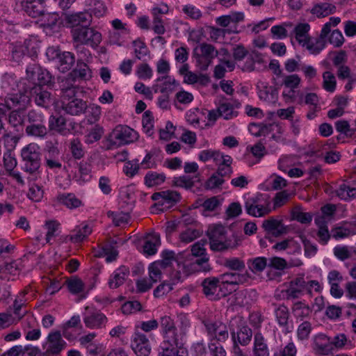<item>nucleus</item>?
<instances>
[{
    "label": "nucleus",
    "mask_w": 356,
    "mask_h": 356,
    "mask_svg": "<svg viewBox=\"0 0 356 356\" xmlns=\"http://www.w3.org/2000/svg\"><path fill=\"white\" fill-rule=\"evenodd\" d=\"M340 22V17H331L323 24L317 37L310 35L311 27L308 23H300L293 29L294 39L303 50L311 55L317 56L326 47V38L331 32V28L336 27Z\"/></svg>",
    "instance_id": "nucleus-1"
},
{
    "label": "nucleus",
    "mask_w": 356,
    "mask_h": 356,
    "mask_svg": "<svg viewBox=\"0 0 356 356\" xmlns=\"http://www.w3.org/2000/svg\"><path fill=\"white\" fill-rule=\"evenodd\" d=\"M63 93L62 108L72 115H79L83 113L86 108V102L81 99L75 98L76 88L72 83L65 86V82L60 84Z\"/></svg>",
    "instance_id": "nucleus-2"
},
{
    "label": "nucleus",
    "mask_w": 356,
    "mask_h": 356,
    "mask_svg": "<svg viewBox=\"0 0 356 356\" xmlns=\"http://www.w3.org/2000/svg\"><path fill=\"white\" fill-rule=\"evenodd\" d=\"M271 201L266 193H257L245 197L244 208L245 212L254 218L263 217L272 211Z\"/></svg>",
    "instance_id": "nucleus-3"
},
{
    "label": "nucleus",
    "mask_w": 356,
    "mask_h": 356,
    "mask_svg": "<svg viewBox=\"0 0 356 356\" xmlns=\"http://www.w3.org/2000/svg\"><path fill=\"white\" fill-rule=\"evenodd\" d=\"M24 162L23 170L29 174L38 172L40 167V147L37 143H31L24 147L21 151Z\"/></svg>",
    "instance_id": "nucleus-4"
},
{
    "label": "nucleus",
    "mask_w": 356,
    "mask_h": 356,
    "mask_svg": "<svg viewBox=\"0 0 356 356\" xmlns=\"http://www.w3.org/2000/svg\"><path fill=\"white\" fill-rule=\"evenodd\" d=\"M72 35L74 42L80 44L88 45L92 48H96L102 41V34L89 27V25L72 29Z\"/></svg>",
    "instance_id": "nucleus-5"
},
{
    "label": "nucleus",
    "mask_w": 356,
    "mask_h": 356,
    "mask_svg": "<svg viewBox=\"0 0 356 356\" xmlns=\"http://www.w3.org/2000/svg\"><path fill=\"white\" fill-rule=\"evenodd\" d=\"M139 135L137 131L127 125H118L110 134L108 140L111 146H121L136 141Z\"/></svg>",
    "instance_id": "nucleus-6"
},
{
    "label": "nucleus",
    "mask_w": 356,
    "mask_h": 356,
    "mask_svg": "<svg viewBox=\"0 0 356 356\" xmlns=\"http://www.w3.org/2000/svg\"><path fill=\"white\" fill-rule=\"evenodd\" d=\"M208 236L210 248L213 251H224L232 248V241L226 235L225 228L220 225H213L209 228Z\"/></svg>",
    "instance_id": "nucleus-7"
},
{
    "label": "nucleus",
    "mask_w": 356,
    "mask_h": 356,
    "mask_svg": "<svg viewBox=\"0 0 356 356\" xmlns=\"http://www.w3.org/2000/svg\"><path fill=\"white\" fill-rule=\"evenodd\" d=\"M67 343L62 338L60 331H52L49 333L46 342L42 347L46 356H58L65 349Z\"/></svg>",
    "instance_id": "nucleus-8"
},
{
    "label": "nucleus",
    "mask_w": 356,
    "mask_h": 356,
    "mask_svg": "<svg viewBox=\"0 0 356 356\" xmlns=\"http://www.w3.org/2000/svg\"><path fill=\"white\" fill-rule=\"evenodd\" d=\"M159 324H160L161 334L163 338L162 344L170 346H177V327L173 319L170 316L165 315L160 318Z\"/></svg>",
    "instance_id": "nucleus-9"
},
{
    "label": "nucleus",
    "mask_w": 356,
    "mask_h": 356,
    "mask_svg": "<svg viewBox=\"0 0 356 356\" xmlns=\"http://www.w3.org/2000/svg\"><path fill=\"white\" fill-rule=\"evenodd\" d=\"M83 321L86 327L89 329H102L108 322V318L101 311L86 307L83 313Z\"/></svg>",
    "instance_id": "nucleus-10"
},
{
    "label": "nucleus",
    "mask_w": 356,
    "mask_h": 356,
    "mask_svg": "<svg viewBox=\"0 0 356 356\" xmlns=\"http://www.w3.org/2000/svg\"><path fill=\"white\" fill-rule=\"evenodd\" d=\"M202 286L204 294L210 300H218L230 293L227 290L223 291L220 279L215 277L204 279L202 282Z\"/></svg>",
    "instance_id": "nucleus-11"
},
{
    "label": "nucleus",
    "mask_w": 356,
    "mask_h": 356,
    "mask_svg": "<svg viewBox=\"0 0 356 356\" xmlns=\"http://www.w3.org/2000/svg\"><path fill=\"white\" fill-rule=\"evenodd\" d=\"M330 148L328 144H323L322 143H314L309 146V149L307 152V154L310 156L320 157L325 154V161L327 163H334L339 161L341 155L339 152L327 151Z\"/></svg>",
    "instance_id": "nucleus-12"
},
{
    "label": "nucleus",
    "mask_w": 356,
    "mask_h": 356,
    "mask_svg": "<svg viewBox=\"0 0 356 356\" xmlns=\"http://www.w3.org/2000/svg\"><path fill=\"white\" fill-rule=\"evenodd\" d=\"M131 348L137 356H148L151 346L147 336L136 330L131 337Z\"/></svg>",
    "instance_id": "nucleus-13"
},
{
    "label": "nucleus",
    "mask_w": 356,
    "mask_h": 356,
    "mask_svg": "<svg viewBox=\"0 0 356 356\" xmlns=\"http://www.w3.org/2000/svg\"><path fill=\"white\" fill-rule=\"evenodd\" d=\"M204 326L211 341L216 340L218 342H224L229 337L227 325L220 321H207L204 323Z\"/></svg>",
    "instance_id": "nucleus-14"
},
{
    "label": "nucleus",
    "mask_w": 356,
    "mask_h": 356,
    "mask_svg": "<svg viewBox=\"0 0 356 356\" xmlns=\"http://www.w3.org/2000/svg\"><path fill=\"white\" fill-rule=\"evenodd\" d=\"M152 199L156 202V205L164 208H170L180 201V194L171 190L163 191L154 193L152 195Z\"/></svg>",
    "instance_id": "nucleus-15"
},
{
    "label": "nucleus",
    "mask_w": 356,
    "mask_h": 356,
    "mask_svg": "<svg viewBox=\"0 0 356 356\" xmlns=\"http://www.w3.org/2000/svg\"><path fill=\"white\" fill-rule=\"evenodd\" d=\"M301 79L296 74L286 75L283 78L282 84L286 88L283 90L282 96L286 102H294L296 98V89L300 84Z\"/></svg>",
    "instance_id": "nucleus-16"
},
{
    "label": "nucleus",
    "mask_w": 356,
    "mask_h": 356,
    "mask_svg": "<svg viewBox=\"0 0 356 356\" xmlns=\"http://www.w3.org/2000/svg\"><path fill=\"white\" fill-rule=\"evenodd\" d=\"M15 9L24 10L32 17H38L42 13V6L40 0H15Z\"/></svg>",
    "instance_id": "nucleus-17"
},
{
    "label": "nucleus",
    "mask_w": 356,
    "mask_h": 356,
    "mask_svg": "<svg viewBox=\"0 0 356 356\" xmlns=\"http://www.w3.org/2000/svg\"><path fill=\"white\" fill-rule=\"evenodd\" d=\"M49 129L50 131L66 136L74 129V124L72 122H68L65 118L62 115H51L49 118Z\"/></svg>",
    "instance_id": "nucleus-18"
},
{
    "label": "nucleus",
    "mask_w": 356,
    "mask_h": 356,
    "mask_svg": "<svg viewBox=\"0 0 356 356\" xmlns=\"http://www.w3.org/2000/svg\"><path fill=\"white\" fill-rule=\"evenodd\" d=\"M261 227L268 234L279 237L287 232L286 227L279 218L270 217L263 221Z\"/></svg>",
    "instance_id": "nucleus-19"
},
{
    "label": "nucleus",
    "mask_w": 356,
    "mask_h": 356,
    "mask_svg": "<svg viewBox=\"0 0 356 356\" xmlns=\"http://www.w3.org/2000/svg\"><path fill=\"white\" fill-rule=\"evenodd\" d=\"M29 102V95L26 94L12 95L10 97H6V104L0 103V116L3 115L8 109H12L17 106L21 108H26Z\"/></svg>",
    "instance_id": "nucleus-20"
},
{
    "label": "nucleus",
    "mask_w": 356,
    "mask_h": 356,
    "mask_svg": "<svg viewBox=\"0 0 356 356\" xmlns=\"http://www.w3.org/2000/svg\"><path fill=\"white\" fill-rule=\"evenodd\" d=\"M119 199L122 208L127 211L131 210L136 202L134 186L129 185L121 187L119 192Z\"/></svg>",
    "instance_id": "nucleus-21"
},
{
    "label": "nucleus",
    "mask_w": 356,
    "mask_h": 356,
    "mask_svg": "<svg viewBox=\"0 0 356 356\" xmlns=\"http://www.w3.org/2000/svg\"><path fill=\"white\" fill-rule=\"evenodd\" d=\"M252 351V356H270L267 339L260 331L255 332L253 336Z\"/></svg>",
    "instance_id": "nucleus-22"
},
{
    "label": "nucleus",
    "mask_w": 356,
    "mask_h": 356,
    "mask_svg": "<svg viewBox=\"0 0 356 356\" xmlns=\"http://www.w3.org/2000/svg\"><path fill=\"white\" fill-rule=\"evenodd\" d=\"M27 95L30 98L31 96L34 97L35 104L41 107L48 108L51 103V95L47 91L42 90L41 86H33L27 90Z\"/></svg>",
    "instance_id": "nucleus-23"
},
{
    "label": "nucleus",
    "mask_w": 356,
    "mask_h": 356,
    "mask_svg": "<svg viewBox=\"0 0 356 356\" xmlns=\"http://www.w3.org/2000/svg\"><path fill=\"white\" fill-rule=\"evenodd\" d=\"M232 339L233 341V346L241 345L243 346H248L253 337L252 329L248 325H243L234 332L231 331Z\"/></svg>",
    "instance_id": "nucleus-24"
},
{
    "label": "nucleus",
    "mask_w": 356,
    "mask_h": 356,
    "mask_svg": "<svg viewBox=\"0 0 356 356\" xmlns=\"http://www.w3.org/2000/svg\"><path fill=\"white\" fill-rule=\"evenodd\" d=\"M89 69L88 65L85 63H77L76 68L70 72L67 76L62 79L60 84L65 82V86L73 84L74 86V82L76 79H86L88 76Z\"/></svg>",
    "instance_id": "nucleus-25"
},
{
    "label": "nucleus",
    "mask_w": 356,
    "mask_h": 356,
    "mask_svg": "<svg viewBox=\"0 0 356 356\" xmlns=\"http://www.w3.org/2000/svg\"><path fill=\"white\" fill-rule=\"evenodd\" d=\"M241 106V103L237 99H232L231 102H223L218 106V111L220 117L225 120H231L238 115L236 109Z\"/></svg>",
    "instance_id": "nucleus-26"
},
{
    "label": "nucleus",
    "mask_w": 356,
    "mask_h": 356,
    "mask_svg": "<svg viewBox=\"0 0 356 356\" xmlns=\"http://www.w3.org/2000/svg\"><path fill=\"white\" fill-rule=\"evenodd\" d=\"M27 71L31 76H33L35 72L38 73L36 83H34V86L47 85L51 81V75L50 73L46 69L42 68L35 63L29 64L27 66Z\"/></svg>",
    "instance_id": "nucleus-27"
},
{
    "label": "nucleus",
    "mask_w": 356,
    "mask_h": 356,
    "mask_svg": "<svg viewBox=\"0 0 356 356\" xmlns=\"http://www.w3.org/2000/svg\"><path fill=\"white\" fill-rule=\"evenodd\" d=\"M65 21L67 24L74 29L83 25H90L91 15L83 12L66 14Z\"/></svg>",
    "instance_id": "nucleus-28"
},
{
    "label": "nucleus",
    "mask_w": 356,
    "mask_h": 356,
    "mask_svg": "<svg viewBox=\"0 0 356 356\" xmlns=\"http://www.w3.org/2000/svg\"><path fill=\"white\" fill-rule=\"evenodd\" d=\"M92 165L86 161H81L74 180L79 185H83L92 179Z\"/></svg>",
    "instance_id": "nucleus-29"
},
{
    "label": "nucleus",
    "mask_w": 356,
    "mask_h": 356,
    "mask_svg": "<svg viewBox=\"0 0 356 356\" xmlns=\"http://www.w3.org/2000/svg\"><path fill=\"white\" fill-rule=\"evenodd\" d=\"M250 277L247 273H225L219 277L220 283L224 288L225 284L238 285L248 281Z\"/></svg>",
    "instance_id": "nucleus-30"
},
{
    "label": "nucleus",
    "mask_w": 356,
    "mask_h": 356,
    "mask_svg": "<svg viewBox=\"0 0 356 356\" xmlns=\"http://www.w3.org/2000/svg\"><path fill=\"white\" fill-rule=\"evenodd\" d=\"M19 87L17 77L14 74H5L1 80V88L7 94L6 97H10L12 95L26 94L27 95V89L24 92H15Z\"/></svg>",
    "instance_id": "nucleus-31"
},
{
    "label": "nucleus",
    "mask_w": 356,
    "mask_h": 356,
    "mask_svg": "<svg viewBox=\"0 0 356 356\" xmlns=\"http://www.w3.org/2000/svg\"><path fill=\"white\" fill-rule=\"evenodd\" d=\"M304 278L297 277L290 282L288 288L285 290L287 299L298 298L305 294Z\"/></svg>",
    "instance_id": "nucleus-32"
},
{
    "label": "nucleus",
    "mask_w": 356,
    "mask_h": 356,
    "mask_svg": "<svg viewBox=\"0 0 356 356\" xmlns=\"http://www.w3.org/2000/svg\"><path fill=\"white\" fill-rule=\"evenodd\" d=\"M337 7L329 2H320L315 3L310 9V13L318 18L325 17L335 13Z\"/></svg>",
    "instance_id": "nucleus-33"
},
{
    "label": "nucleus",
    "mask_w": 356,
    "mask_h": 356,
    "mask_svg": "<svg viewBox=\"0 0 356 356\" xmlns=\"http://www.w3.org/2000/svg\"><path fill=\"white\" fill-rule=\"evenodd\" d=\"M314 349L320 354L328 355L332 352L331 338L320 333L314 338Z\"/></svg>",
    "instance_id": "nucleus-34"
},
{
    "label": "nucleus",
    "mask_w": 356,
    "mask_h": 356,
    "mask_svg": "<svg viewBox=\"0 0 356 356\" xmlns=\"http://www.w3.org/2000/svg\"><path fill=\"white\" fill-rule=\"evenodd\" d=\"M161 245L160 236L158 234L147 235L143 245V253L147 256L155 254Z\"/></svg>",
    "instance_id": "nucleus-35"
},
{
    "label": "nucleus",
    "mask_w": 356,
    "mask_h": 356,
    "mask_svg": "<svg viewBox=\"0 0 356 356\" xmlns=\"http://www.w3.org/2000/svg\"><path fill=\"white\" fill-rule=\"evenodd\" d=\"M245 19L243 12H230L228 15L220 16L216 19L218 25L222 27H228L232 24H236Z\"/></svg>",
    "instance_id": "nucleus-36"
},
{
    "label": "nucleus",
    "mask_w": 356,
    "mask_h": 356,
    "mask_svg": "<svg viewBox=\"0 0 356 356\" xmlns=\"http://www.w3.org/2000/svg\"><path fill=\"white\" fill-rule=\"evenodd\" d=\"M129 275V269L125 266H122L116 269L111 275L108 284L110 288L116 289L121 286Z\"/></svg>",
    "instance_id": "nucleus-37"
},
{
    "label": "nucleus",
    "mask_w": 356,
    "mask_h": 356,
    "mask_svg": "<svg viewBox=\"0 0 356 356\" xmlns=\"http://www.w3.org/2000/svg\"><path fill=\"white\" fill-rule=\"evenodd\" d=\"M92 232V228L86 222L76 225L69 236L73 243H80L86 238Z\"/></svg>",
    "instance_id": "nucleus-38"
},
{
    "label": "nucleus",
    "mask_w": 356,
    "mask_h": 356,
    "mask_svg": "<svg viewBox=\"0 0 356 356\" xmlns=\"http://www.w3.org/2000/svg\"><path fill=\"white\" fill-rule=\"evenodd\" d=\"M179 332L177 330V338L178 339L177 346L184 343V340L191 327V320L188 314H180L177 316Z\"/></svg>",
    "instance_id": "nucleus-39"
},
{
    "label": "nucleus",
    "mask_w": 356,
    "mask_h": 356,
    "mask_svg": "<svg viewBox=\"0 0 356 356\" xmlns=\"http://www.w3.org/2000/svg\"><path fill=\"white\" fill-rule=\"evenodd\" d=\"M57 201L70 209H76L82 205V202L74 193H60L56 197Z\"/></svg>",
    "instance_id": "nucleus-40"
},
{
    "label": "nucleus",
    "mask_w": 356,
    "mask_h": 356,
    "mask_svg": "<svg viewBox=\"0 0 356 356\" xmlns=\"http://www.w3.org/2000/svg\"><path fill=\"white\" fill-rule=\"evenodd\" d=\"M261 101L268 104H275L278 100V90L273 86H264L258 92Z\"/></svg>",
    "instance_id": "nucleus-41"
},
{
    "label": "nucleus",
    "mask_w": 356,
    "mask_h": 356,
    "mask_svg": "<svg viewBox=\"0 0 356 356\" xmlns=\"http://www.w3.org/2000/svg\"><path fill=\"white\" fill-rule=\"evenodd\" d=\"M162 351L159 352V356H188V350L182 344L170 346L162 344Z\"/></svg>",
    "instance_id": "nucleus-42"
},
{
    "label": "nucleus",
    "mask_w": 356,
    "mask_h": 356,
    "mask_svg": "<svg viewBox=\"0 0 356 356\" xmlns=\"http://www.w3.org/2000/svg\"><path fill=\"white\" fill-rule=\"evenodd\" d=\"M26 134L29 136L43 140L48 134V129L44 124H29L26 127Z\"/></svg>",
    "instance_id": "nucleus-43"
},
{
    "label": "nucleus",
    "mask_w": 356,
    "mask_h": 356,
    "mask_svg": "<svg viewBox=\"0 0 356 356\" xmlns=\"http://www.w3.org/2000/svg\"><path fill=\"white\" fill-rule=\"evenodd\" d=\"M57 61L58 70L65 72L71 69L75 62V58L71 52L64 51L61 54Z\"/></svg>",
    "instance_id": "nucleus-44"
},
{
    "label": "nucleus",
    "mask_w": 356,
    "mask_h": 356,
    "mask_svg": "<svg viewBox=\"0 0 356 356\" xmlns=\"http://www.w3.org/2000/svg\"><path fill=\"white\" fill-rule=\"evenodd\" d=\"M17 109L11 111L8 116V122L9 124L17 129V131H19V128L22 129V126L24 122V114L23 110L25 108H19V106H17Z\"/></svg>",
    "instance_id": "nucleus-45"
},
{
    "label": "nucleus",
    "mask_w": 356,
    "mask_h": 356,
    "mask_svg": "<svg viewBox=\"0 0 356 356\" xmlns=\"http://www.w3.org/2000/svg\"><path fill=\"white\" fill-rule=\"evenodd\" d=\"M184 82L187 84L198 83L202 86H206L209 83L210 78L207 74H197L191 71L184 77Z\"/></svg>",
    "instance_id": "nucleus-46"
},
{
    "label": "nucleus",
    "mask_w": 356,
    "mask_h": 356,
    "mask_svg": "<svg viewBox=\"0 0 356 356\" xmlns=\"http://www.w3.org/2000/svg\"><path fill=\"white\" fill-rule=\"evenodd\" d=\"M315 222L318 227L317 236L319 238V242L323 245L327 244L332 236V234L329 232L327 222L323 218L315 219Z\"/></svg>",
    "instance_id": "nucleus-47"
},
{
    "label": "nucleus",
    "mask_w": 356,
    "mask_h": 356,
    "mask_svg": "<svg viewBox=\"0 0 356 356\" xmlns=\"http://www.w3.org/2000/svg\"><path fill=\"white\" fill-rule=\"evenodd\" d=\"M249 269L254 274L262 272L268 265V259L264 257H258L248 261Z\"/></svg>",
    "instance_id": "nucleus-48"
},
{
    "label": "nucleus",
    "mask_w": 356,
    "mask_h": 356,
    "mask_svg": "<svg viewBox=\"0 0 356 356\" xmlns=\"http://www.w3.org/2000/svg\"><path fill=\"white\" fill-rule=\"evenodd\" d=\"M337 196L344 200H350L356 194L355 187L350 186L348 183L343 182L335 191Z\"/></svg>",
    "instance_id": "nucleus-49"
},
{
    "label": "nucleus",
    "mask_w": 356,
    "mask_h": 356,
    "mask_svg": "<svg viewBox=\"0 0 356 356\" xmlns=\"http://www.w3.org/2000/svg\"><path fill=\"white\" fill-rule=\"evenodd\" d=\"M144 179L147 186L152 187L163 184L165 181V176L163 173L149 171L146 174Z\"/></svg>",
    "instance_id": "nucleus-50"
},
{
    "label": "nucleus",
    "mask_w": 356,
    "mask_h": 356,
    "mask_svg": "<svg viewBox=\"0 0 356 356\" xmlns=\"http://www.w3.org/2000/svg\"><path fill=\"white\" fill-rule=\"evenodd\" d=\"M24 51L26 52V56L33 57L37 55L39 49V42L36 38L31 37L24 40L23 44Z\"/></svg>",
    "instance_id": "nucleus-51"
},
{
    "label": "nucleus",
    "mask_w": 356,
    "mask_h": 356,
    "mask_svg": "<svg viewBox=\"0 0 356 356\" xmlns=\"http://www.w3.org/2000/svg\"><path fill=\"white\" fill-rule=\"evenodd\" d=\"M275 315L279 325L287 329L289 317V312L288 308L284 305H280L275 310Z\"/></svg>",
    "instance_id": "nucleus-52"
},
{
    "label": "nucleus",
    "mask_w": 356,
    "mask_h": 356,
    "mask_svg": "<svg viewBox=\"0 0 356 356\" xmlns=\"http://www.w3.org/2000/svg\"><path fill=\"white\" fill-rule=\"evenodd\" d=\"M191 268L193 271H209L211 270V267L209 264L208 256H204L202 257H195V259L191 264Z\"/></svg>",
    "instance_id": "nucleus-53"
},
{
    "label": "nucleus",
    "mask_w": 356,
    "mask_h": 356,
    "mask_svg": "<svg viewBox=\"0 0 356 356\" xmlns=\"http://www.w3.org/2000/svg\"><path fill=\"white\" fill-rule=\"evenodd\" d=\"M95 256L99 257H106V261L107 262H112L116 259L118 251L111 245L106 244L102 245L99 250L95 252Z\"/></svg>",
    "instance_id": "nucleus-54"
},
{
    "label": "nucleus",
    "mask_w": 356,
    "mask_h": 356,
    "mask_svg": "<svg viewBox=\"0 0 356 356\" xmlns=\"http://www.w3.org/2000/svg\"><path fill=\"white\" fill-rule=\"evenodd\" d=\"M337 81L335 76L330 71L323 74V88L329 92H334L336 90Z\"/></svg>",
    "instance_id": "nucleus-55"
},
{
    "label": "nucleus",
    "mask_w": 356,
    "mask_h": 356,
    "mask_svg": "<svg viewBox=\"0 0 356 356\" xmlns=\"http://www.w3.org/2000/svg\"><path fill=\"white\" fill-rule=\"evenodd\" d=\"M107 214L115 226H123L129 223L130 216L128 213L108 211Z\"/></svg>",
    "instance_id": "nucleus-56"
},
{
    "label": "nucleus",
    "mask_w": 356,
    "mask_h": 356,
    "mask_svg": "<svg viewBox=\"0 0 356 356\" xmlns=\"http://www.w3.org/2000/svg\"><path fill=\"white\" fill-rule=\"evenodd\" d=\"M292 309L294 316L300 320L309 316L311 313L309 307L302 302L294 303Z\"/></svg>",
    "instance_id": "nucleus-57"
},
{
    "label": "nucleus",
    "mask_w": 356,
    "mask_h": 356,
    "mask_svg": "<svg viewBox=\"0 0 356 356\" xmlns=\"http://www.w3.org/2000/svg\"><path fill=\"white\" fill-rule=\"evenodd\" d=\"M194 99L193 95L188 91L181 89L178 91L175 97V105L177 108H179L178 104L188 105Z\"/></svg>",
    "instance_id": "nucleus-58"
},
{
    "label": "nucleus",
    "mask_w": 356,
    "mask_h": 356,
    "mask_svg": "<svg viewBox=\"0 0 356 356\" xmlns=\"http://www.w3.org/2000/svg\"><path fill=\"white\" fill-rule=\"evenodd\" d=\"M202 235V232L193 228H187L179 234L180 241L184 243H189Z\"/></svg>",
    "instance_id": "nucleus-59"
},
{
    "label": "nucleus",
    "mask_w": 356,
    "mask_h": 356,
    "mask_svg": "<svg viewBox=\"0 0 356 356\" xmlns=\"http://www.w3.org/2000/svg\"><path fill=\"white\" fill-rule=\"evenodd\" d=\"M223 266L232 270L241 271L245 269V263L238 257H230L225 259Z\"/></svg>",
    "instance_id": "nucleus-60"
},
{
    "label": "nucleus",
    "mask_w": 356,
    "mask_h": 356,
    "mask_svg": "<svg viewBox=\"0 0 356 356\" xmlns=\"http://www.w3.org/2000/svg\"><path fill=\"white\" fill-rule=\"evenodd\" d=\"M132 45L134 49L135 56L138 60L143 59L149 52L146 44L140 39L134 40Z\"/></svg>",
    "instance_id": "nucleus-61"
},
{
    "label": "nucleus",
    "mask_w": 356,
    "mask_h": 356,
    "mask_svg": "<svg viewBox=\"0 0 356 356\" xmlns=\"http://www.w3.org/2000/svg\"><path fill=\"white\" fill-rule=\"evenodd\" d=\"M172 183L175 186L188 189L194 186L195 181L189 175H182L174 177Z\"/></svg>",
    "instance_id": "nucleus-62"
},
{
    "label": "nucleus",
    "mask_w": 356,
    "mask_h": 356,
    "mask_svg": "<svg viewBox=\"0 0 356 356\" xmlns=\"http://www.w3.org/2000/svg\"><path fill=\"white\" fill-rule=\"evenodd\" d=\"M142 124L144 132L149 136H151L154 131V118L152 113L147 111L144 113L142 118Z\"/></svg>",
    "instance_id": "nucleus-63"
},
{
    "label": "nucleus",
    "mask_w": 356,
    "mask_h": 356,
    "mask_svg": "<svg viewBox=\"0 0 356 356\" xmlns=\"http://www.w3.org/2000/svg\"><path fill=\"white\" fill-rule=\"evenodd\" d=\"M297 349L292 342L289 343L284 347L277 348L273 353V356H296Z\"/></svg>",
    "instance_id": "nucleus-64"
}]
</instances>
